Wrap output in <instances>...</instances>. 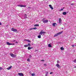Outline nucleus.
I'll use <instances>...</instances> for the list:
<instances>
[{"mask_svg": "<svg viewBox=\"0 0 76 76\" xmlns=\"http://www.w3.org/2000/svg\"><path fill=\"white\" fill-rule=\"evenodd\" d=\"M61 18H59V23H61Z\"/></svg>", "mask_w": 76, "mask_h": 76, "instance_id": "2eb2a0df", "label": "nucleus"}, {"mask_svg": "<svg viewBox=\"0 0 76 76\" xmlns=\"http://www.w3.org/2000/svg\"><path fill=\"white\" fill-rule=\"evenodd\" d=\"M57 63H60V62H59V61H57Z\"/></svg>", "mask_w": 76, "mask_h": 76, "instance_id": "473e14b6", "label": "nucleus"}, {"mask_svg": "<svg viewBox=\"0 0 76 76\" xmlns=\"http://www.w3.org/2000/svg\"><path fill=\"white\" fill-rule=\"evenodd\" d=\"M28 46H31V43H28L27 45Z\"/></svg>", "mask_w": 76, "mask_h": 76, "instance_id": "5701e85b", "label": "nucleus"}, {"mask_svg": "<svg viewBox=\"0 0 76 76\" xmlns=\"http://www.w3.org/2000/svg\"><path fill=\"white\" fill-rule=\"evenodd\" d=\"M56 66H57V67L58 69H60L61 68V66H60V65L58 64H56Z\"/></svg>", "mask_w": 76, "mask_h": 76, "instance_id": "6e6552de", "label": "nucleus"}, {"mask_svg": "<svg viewBox=\"0 0 76 76\" xmlns=\"http://www.w3.org/2000/svg\"><path fill=\"white\" fill-rule=\"evenodd\" d=\"M45 32L40 31V32L39 33V34L40 35H42V34H45Z\"/></svg>", "mask_w": 76, "mask_h": 76, "instance_id": "39448f33", "label": "nucleus"}, {"mask_svg": "<svg viewBox=\"0 0 76 76\" xmlns=\"http://www.w3.org/2000/svg\"><path fill=\"white\" fill-rule=\"evenodd\" d=\"M26 41H28V42H31V41L29 39H27L26 40Z\"/></svg>", "mask_w": 76, "mask_h": 76, "instance_id": "a211bd4d", "label": "nucleus"}, {"mask_svg": "<svg viewBox=\"0 0 76 76\" xmlns=\"http://www.w3.org/2000/svg\"><path fill=\"white\" fill-rule=\"evenodd\" d=\"M34 26L36 27V26H39V24H35L34 25Z\"/></svg>", "mask_w": 76, "mask_h": 76, "instance_id": "f3484780", "label": "nucleus"}, {"mask_svg": "<svg viewBox=\"0 0 76 76\" xmlns=\"http://www.w3.org/2000/svg\"><path fill=\"white\" fill-rule=\"evenodd\" d=\"M63 9H65V7H64L63 8Z\"/></svg>", "mask_w": 76, "mask_h": 76, "instance_id": "c03bdc74", "label": "nucleus"}, {"mask_svg": "<svg viewBox=\"0 0 76 76\" xmlns=\"http://www.w3.org/2000/svg\"><path fill=\"white\" fill-rule=\"evenodd\" d=\"M51 9L52 10H53V7H50Z\"/></svg>", "mask_w": 76, "mask_h": 76, "instance_id": "c756f323", "label": "nucleus"}, {"mask_svg": "<svg viewBox=\"0 0 76 76\" xmlns=\"http://www.w3.org/2000/svg\"><path fill=\"white\" fill-rule=\"evenodd\" d=\"M31 49H32V48H33V47H31Z\"/></svg>", "mask_w": 76, "mask_h": 76, "instance_id": "37998d69", "label": "nucleus"}, {"mask_svg": "<svg viewBox=\"0 0 76 76\" xmlns=\"http://www.w3.org/2000/svg\"><path fill=\"white\" fill-rule=\"evenodd\" d=\"M35 51H37V50H35Z\"/></svg>", "mask_w": 76, "mask_h": 76, "instance_id": "de8ad7c7", "label": "nucleus"}, {"mask_svg": "<svg viewBox=\"0 0 76 76\" xmlns=\"http://www.w3.org/2000/svg\"><path fill=\"white\" fill-rule=\"evenodd\" d=\"M38 38H41V35H39L37 36Z\"/></svg>", "mask_w": 76, "mask_h": 76, "instance_id": "aec40b11", "label": "nucleus"}, {"mask_svg": "<svg viewBox=\"0 0 76 76\" xmlns=\"http://www.w3.org/2000/svg\"><path fill=\"white\" fill-rule=\"evenodd\" d=\"M24 19H26L27 18V15L26 14H25V17H24Z\"/></svg>", "mask_w": 76, "mask_h": 76, "instance_id": "ddd939ff", "label": "nucleus"}, {"mask_svg": "<svg viewBox=\"0 0 76 76\" xmlns=\"http://www.w3.org/2000/svg\"><path fill=\"white\" fill-rule=\"evenodd\" d=\"M2 70V68L0 67V70Z\"/></svg>", "mask_w": 76, "mask_h": 76, "instance_id": "72a5a7b5", "label": "nucleus"}, {"mask_svg": "<svg viewBox=\"0 0 76 76\" xmlns=\"http://www.w3.org/2000/svg\"><path fill=\"white\" fill-rule=\"evenodd\" d=\"M48 72H47L46 74L45 75V76H47V75H48Z\"/></svg>", "mask_w": 76, "mask_h": 76, "instance_id": "b1692460", "label": "nucleus"}, {"mask_svg": "<svg viewBox=\"0 0 76 76\" xmlns=\"http://www.w3.org/2000/svg\"><path fill=\"white\" fill-rule=\"evenodd\" d=\"M6 44L7 45H15V44H11L9 43V42H6Z\"/></svg>", "mask_w": 76, "mask_h": 76, "instance_id": "7ed1b4c3", "label": "nucleus"}, {"mask_svg": "<svg viewBox=\"0 0 76 76\" xmlns=\"http://www.w3.org/2000/svg\"><path fill=\"white\" fill-rule=\"evenodd\" d=\"M15 43H16V44H18V42H15Z\"/></svg>", "mask_w": 76, "mask_h": 76, "instance_id": "c9c22d12", "label": "nucleus"}, {"mask_svg": "<svg viewBox=\"0 0 76 76\" xmlns=\"http://www.w3.org/2000/svg\"><path fill=\"white\" fill-rule=\"evenodd\" d=\"M62 33H63V31H61L60 32H58V33H57L54 35V37H57L58 35H60V34H62Z\"/></svg>", "mask_w": 76, "mask_h": 76, "instance_id": "f257e3e1", "label": "nucleus"}, {"mask_svg": "<svg viewBox=\"0 0 76 76\" xmlns=\"http://www.w3.org/2000/svg\"><path fill=\"white\" fill-rule=\"evenodd\" d=\"M24 47H28V45H25L24 46Z\"/></svg>", "mask_w": 76, "mask_h": 76, "instance_id": "4be33fe9", "label": "nucleus"}, {"mask_svg": "<svg viewBox=\"0 0 76 76\" xmlns=\"http://www.w3.org/2000/svg\"><path fill=\"white\" fill-rule=\"evenodd\" d=\"M72 47H75V46L74 45H72Z\"/></svg>", "mask_w": 76, "mask_h": 76, "instance_id": "ea45409f", "label": "nucleus"}, {"mask_svg": "<svg viewBox=\"0 0 76 76\" xmlns=\"http://www.w3.org/2000/svg\"><path fill=\"white\" fill-rule=\"evenodd\" d=\"M42 20H44V18H43Z\"/></svg>", "mask_w": 76, "mask_h": 76, "instance_id": "3c124183", "label": "nucleus"}, {"mask_svg": "<svg viewBox=\"0 0 76 76\" xmlns=\"http://www.w3.org/2000/svg\"><path fill=\"white\" fill-rule=\"evenodd\" d=\"M55 25H56V23H54L53 24V26H56Z\"/></svg>", "mask_w": 76, "mask_h": 76, "instance_id": "4468645a", "label": "nucleus"}, {"mask_svg": "<svg viewBox=\"0 0 76 76\" xmlns=\"http://www.w3.org/2000/svg\"><path fill=\"white\" fill-rule=\"evenodd\" d=\"M10 55L11 57H16V55H15L13 53H10Z\"/></svg>", "mask_w": 76, "mask_h": 76, "instance_id": "20e7f679", "label": "nucleus"}, {"mask_svg": "<svg viewBox=\"0 0 76 76\" xmlns=\"http://www.w3.org/2000/svg\"><path fill=\"white\" fill-rule=\"evenodd\" d=\"M18 6L21 7H26V5H18Z\"/></svg>", "mask_w": 76, "mask_h": 76, "instance_id": "0eeeda50", "label": "nucleus"}, {"mask_svg": "<svg viewBox=\"0 0 76 76\" xmlns=\"http://www.w3.org/2000/svg\"><path fill=\"white\" fill-rule=\"evenodd\" d=\"M1 25V23H0V25Z\"/></svg>", "mask_w": 76, "mask_h": 76, "instance_id": "79ce46f5", "label": "nucleus"}, {"mask_svg": "<svg viewBox=\"0 0 76 76\" xmlns=\"http://www.w3.org/2000/svg\"><path fill=\"white\" fill-rule=\"evenodd\" d=\"M53 72H50V75H51V74H53Z\"/></svg>", "mask_w": 76, "mask_h": 76, "instance_id": "2f4dec72", "label": "nucleus"}, {"mask_svg": "<svg viewBox=\"0 0 76 76\" xmlns=\"http://www.w3.org/2000/svg\"><path fill=\"white\" fill-rule=\"evenodd\" d=\"M27 61H30V59H29V58L27 59Z\"/></svg>", "mask_w": 76, "mask_h": 76, "instance_id": "a878e982", "label": "nucleus"}, {"mask_svg": "<svg viewBox=\"0 0 76 76\" xmlns=\"http://www.w3.org/2000/svg\"><path fill=\"white\" fill-rule=\"evenodd\" d=\"M48 47H50V48L52 47V46H51V44H49L48 45Z\"/></svg>", "mask_w": 76, "mask_h": 76, "instance_id": "dca6fc26", "label": "nucleus"}, {"mask_svg": "<svg viewBox=\"0 0 76 76\" xmlns=\"http://www.w3.org/2000/svg\"><path fill=\"white\" fill-rule=\"evenodd\" d=\"M34 75H35V74L34 73H32L31 74V76H34Z\"/></svg>", "mask_w": 76, "mask_h": 76, "instance_id": "cd10ccee", "label": "nucleus"}, {"mask_svg": "<svg viewBox=\"0 0 76 76\" xmlns=\"http://www.w3.org/2000/svg\"><path fill=\"white\" fill-rule=\"evenodd\" d=\"M32 45H34V43H32L31 44Z\"/></svg>", "mask_w": 76, "mask_h": 76, "instance_id": "e433bc0d", "label": "nucleus"}, {"mask_svg": "<svg viewBox=\"0 0 76 76\" xmlns=\"http://www.w3.org/2000/svg\"><path fill=\"white\" fill-rule=\"evenodd\" d=\"M62 14L63 15H66L67 14V13H66V12H64Z\"/></svg>", "mask_w": 76, "mask_h": 76, "instance_id": "9b49d317", "label": "nucleus"}, {"mask_svg": "<svg viewBox=\"0 0 76 76\" xmlns=\"http://www.w3.org/2000/svg\"><path fill=\"white\" fill-rule=\"evenodd\" d=\"M61 11L63 10V9H61Z\"/></svg>", "mask_w": 76, "mask_h": 76, "instance_id": "58836bf2", "label": "nucleus"}, {"mask_svg": "<svg viewBox=\"0 0 76 76\" xmlns=\"http://www.w3.org/2000/svg\"><path fill=\"white\" fill-rule=\"evenodd\" d=\"M44 66H47V64H44Z\"/></svg>", "mask_w": 76, "mask_h": 76, "instance_id": "f704fd0d", "label": "nucleus"}, {"mask_svg": "<svg viewBox=\"0 0 76 76\" xmlns=\"http://www.w3.org/2000/svg\"><path fill=\"white\" fill-rule=\"evenodd\" d=\"M18 75L19 76H23V74L22 73H18Z\"/></svg>", "mask_w": 76, "mask_h": 76, "instance_id": "1a4fd4ad", "label": "nucleus"}, {"mask_svg": "<svg viewBox=\"0 0 76 76\" xmlns=\"http://www.w3.org/2000/svg\"><path fill=\"white\" fill-rule=\"evenodd\" d=\"M32 55H29V58H32Z\"/></svg>", "mask_w": 76, "mask_h": 76, "instance_id": "f8f14e48", "label": "nucleus"}, {"mask_svg": "<svg viewBox=\"0 0 76 76\" xmlns=\"http://www.w3.org/2000/svg\"><path fill=\"white\" fill-rule=\"evenodd\" d=\"M61 50H64V49L63 47H61Z\"/></svg>", "mask_w": 76, "mask_h": 76, "instance_id": "6ab92c4d", "label": "nucleus"}, {"mask_svg": "<svg viewBox=\"0 0 76 76\" xmlns=\"http://www.w3.org/2000/svg\"><path fill=\"white\" fill-rule=\"evenodd\" d=\"M73 61L74 62V63H76V58L75 59V60H73Z\"/></svg>", "mask_w": 76, "mask_h": 76, "instance_id": "393cba45", "label": "nucleus"}, {"mask_svg": "<svg viewBox=\"0 0 76 76\" xmlns=\"http://www.w3.org/2000/svg\"><path fill=\"white\" fill-rule=\"evenodd\" d=\"M11 30L12 31H13L14 32H18V30H17V29H15L14 28H12L11 29Z\"/></svg>", "mask_w": 76, "mask_h": 76, "instance_id": "f03ea898", "label": "nucleus"}, {"mask_svg": "<svg viewBox=\"0 0 76 76\" xmlns=\"http://www.w3.org/2000/svg\"><path fill=\"white\" fill-rule=\"evenodd\" d=\"M41 61H44V60H42Z\"/></svg>", "mask_w": 76, "mask_h": 76, "instance_id": "4c0bfd02", "label": "nucleus"}, {"mask_svg": "<svg viewBox=\"0 0 76 76\" xmlns=\"http://www.w3.org/2000/svg\"><path fill=\"white\" fill-rule=\"evenodd\" d=\"M28 8L29 9H31V7H28Z\"/></svg>", "mask_w": 76, "mask_h": 76, "instance_id": "a19ab883", "label": "nucleus"}, {"mask_svg": "<svg viewBox=\"0 0 76 76\" xmlns=\"http://www.w3.org/2000/svg\"><path fill=\"white\" fill-rule=\"evenodd\" d=\"M43 22V23H47V22H48V20H43L42 21Z\"/></svg>", "mask_w": 76, "mask_h": 76, "instance_id": "423d86ee", "label": "nucleus"}, {"mask_svg": "<svg viewBox=\"0 0 76 76\" xmlns=\"http://www.w3.org/2000/svg\"><path fill=\"white\" fill-rule=\"evenodd\" d=\"M73 4H71V5H73Z\"/></svg>", "mask_w": 76, "mask_h": 76, "instance_id": "8fccbe9b", "label": "nucleus"}, {"mask_svg": "<svg viewBox=\"0 0 76 76\" xmlns=\"http://www.w3.org/2000/svg\"><path fill=\"white\" fill-rule=\"evenodd\" d=\"M12 67V66H9L8 68H7V70H10V69H11Z\"/></svg>", "mask_w": 76, "mask_h": 76, "instance_id": "9d476101", "label": "nucleus"}, {"mask_svg": "<svg viewBox=\"0 0 76 76\" xmlns=\"http://www.w3.org/2000/svg\"><path fill=\"white\" fill-rule=\"evenodd\" d=\"M33 29H37V28L35 27L34 28H33Z\"/></svg>", "mask_w": 76, "mask_h": 76, "instance_id": "c85d7f7f", "label": "nucleus"}, {"mask_svg": "<svg viewBox=\"0 0 76 76\" xmlns=\"http://www.w3.org/2000/svg\"><path fill=\"white\" fill-rule=\"evenodd\" d=\"M28 50H31V47H28Z\"/></svg>", "mask_w": 76, "mask_h": 76, "instance_id": "412c9836", "label": "nucleus"}, {"mask_svg": "<svg viewBox=\"0 0 76 76\" xmlns=\"http://www.w3.org/2000/svg\"><path fill=\"white\" fill-rule=\"evenodd\" d=\"M42 31H43V30H42L41 31H42Z\"/></svg>", "mask_w": 76, "mask_h": 76, "instance_id": "49530a36", "label": "nucleus"}, {"mask_svg": "<svg viewBox=\"0 0 76 76\" xmlns=\"http://www.w3.org/2000/svg\"><path fill=\"white\" fill-rule=\"evenodd\" d=\"M32 29H34V28H30V31H31V30H32Z\"/></svg>", "mask_w": 76, "mask_h": 76, "instance_id": "bb28decb", "label": "nucleus"}, {"mask_svg": "<svg viewBox=\"0 0 76 76\" xmlns=\"http://www.w3.org/2000/svg\"><path fill=\"white\" fill-rule=\"evenodd\" d=\"M49 6L50 7H51L52 6L50 4V5H49Z\"/></svg>", "mask_w": 76, "mask_h": 76, "instance_id": "7c9ffc66", "label": "nucleus"}, {"mask_svg": "<svg viewBox=\"0 0 76 76\" xmlns=\"http://www.w3.org/2000/svg\"><path fill=\"white\" fill-rule=\"evenodd\" d=\"M75 46H76V45H75Z\"/></svg>", "mask_w": 76, "mask_h": 76, "instance_id": "603ef678", "label": "nucleus"}, {"mask_svg": "<svg viewBox=\"0 0 76 76\" xmlns=\"http://www.w3.org/2000/svg\"><path fill=\"white\" fill-rule=\"evenodd\" d=\"M13 41V42H15L16 41V40H14Z\"/></svg>", "mask_w": 76, "mask_h": 76, "instance_id": "a18cd8bd", "label": "nucleus"}, {"mask_svg": "<svg viewBox=\"0 0 76 76\" xmlns=\"http://www.w3.org/2000/svg\"><path fill=\"white\" fill-rule=\"evenodd\" d=\"M61 29H63V28H61Z\"/></svg>", "mask_w": 76, "mask_h": 76, "instance_id": "09e8293b", "label": "nucleus"}]
</instances>
